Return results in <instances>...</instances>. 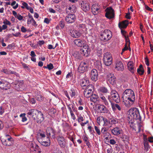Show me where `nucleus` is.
Segmentation results:
<instances>
[{
	"label": "nucleus",
	"instance_id": "obj_1",
	"mask_svg": "<svg viewBox=\"0 0 153 153\" xmlns=\"http://www.w3.org/2000/svg\"><path fill=\"white\" fill-rule=\"evenodd\" d=\"M122 98L125 105L129 107L133 104L135 101L134 92L131 89H127L124 92Z\"/></svg>",
	"mask_w": 153,
	"mask_h": 153
},
{
	"label": "nucleus",
	"instance_id": "obj_2",
	"mask_svg": "<svg viewBox=\"0 0 153 153\" xmlns=\"http://www.w3.org/2000/svg\"><path fill=\"white\" fill-rule=\"evenodd\" d=\"M27 114L31 116L38 123H40L44 119L43 114L36 109H32L29 110Z\"/></svg>",
	"mask_w": 153,
	"mask_h": 153
},
{
	"label": "nucleus",
	"instance_id": "obj_3",
	"mask_svg": "<svg viewBox=\"0 0 153 153\" xmlns=\"http://www.w3.org/2000/svg\"><path fill=\"white\" fill-rule=\"evenodd\" d=\"M128 117L129 120H133L134 119L140 120L141 118L139 110L136 108L129 110Z\"/></svg>",
	"mask_w": 153,
	"mask_h": 153
},
{
	"label": "nucleus",
	"instance_id": "obj_4",
	"mask_svg": "<svg viewBox=\"0 0 153 153\" xmlns=\"http://www.w3.org/2000/svg\"><path fill=\"white\" fill-rule=\"evenodd\" d=\"M104 64L107 66L110 65L112 62L113 58L111 54L109 52H106L104 53L103 58Z\"/></svg>",
	"mask_w": 153,
	"mask_h": 153
},
{
	"label": "nucleus",
	"instance_id": "obj_5",
	"mask_svg": "<svg viewBox=\"0 0 153 153\" xmlns=\"http://www.w3.org/2000/svg\"><path fill=\"white\" fill-rule=\"evenodd\" d=\"M1 140L2 144L6 146L11 145L13 141V139L8 134H6L5 138H2Z\"/></svg>",
	"mask_w": 153,
	"mask_h": 153
},
{
	"label": "nucleus",
	"instance_id": "obj_6",
	"mask_svg": "<svg viewBox=\"0 0 153 153\" xmlns=\"http://www.w3.org/2000/svg\"><path fill=\"white\" fill-rule=\"evenodd\" d=\"M101 40L106 42L110 39L111 37V32L108 30H105L101 35Z\"/></svg>",
	"mask_w": 153,
	"mask_h": 153
},
{
	"label": "nucleus",
	"instance_id": "obj_7",
	"mask_svg": "<svg viewBox=\"0 0 153 153\" xmlns=\"http://www.w3.org/2000/svg\"><path fill=\"white\" fill-rule=\"evenodd\" d=\"M89 64L87 61L82 62H81L78 68V71L80 73H83L87 71Z\"/></svg>",
	"mask_w": 153,
	"mask_h": 153
},
{
	"label": "nucleus",
	"instance_id": "obj_8",
	"mask_svg": "<svg viewBox=\"0 0 153 153\" xmlns=\"http://www.w3.org/2000/svg\"><path fill=\"white\" fill-rule=\"evenodd\" d=\"M130 120L129 122V125L135 131H137V132H140V131L141 127L142 126L141 124L140 123L134 124V120Z\"/></svg>",
	"mask_w": 153,
	"mask_h": 153
},
{
	"label": "nucleus",
	"instance_id": "obj_9",
	"mask_svg": "<svg viewBox=\"0 0 153 153\" xmlns=\"http://www.w3.org/2000/svg\"><path fill=\"white\" fill-rule=\"evenodd\" d=\"M105 11L106 12L105 15L106 18L110 19L114 17V11L111 7L107 8L105 10Z\"/></svg>",
	"mask_w": 153,
	"mask_h": 153
},
{
	"label": "nucleus",
	"instance_id": "obj_10",
	"mask_svg": "<svg viewBox=\"0 0 153 153\" xmlns=\"http://www.w3.org/2000/svg\"><path fill=\"white\" fill-rule=\"evenodd\" d=\"M111 96L113 100L116 103H118L120 101V98L117 92L114 90H112L110 93Z\"/></svg>",
	"mask_w": 153,
	"mask_h": 153
},
{
	"label": "nucleus",
	"instance_id": "obj_11",
	"mask_svg": "<svg viewBox=\"0 0 153 153\" xmlns=\"http://www.w3.org/2000/svg\"><path fill=\"white\" fill-rule=\"evenodd\" d=\"M115 68L116 71H122L124 70V65L120 60H116L115 62Z\"/></svg>",
	"mask_w": 153,
	"mask_h": 153
},
{
	"label": "nucleus",
	"instance_id": "obj_12",
	"mask_svg": "<svg viewBox=\"0 0 153 153\" xmlns=\"http://www.w3.org/2000/svg\"><path fill=\"white\" fill-rule=\"evenodd\" d=\"M10 85L7 82L4 80L0 79V88L3 90H7L10 88Z\"/></svg>",
	"mask_w": 153,
	"mask_h": 153
},
{
	"label": "nucleus",
	"instance_id": "obj_13",
	"mask_svg": "<svg viewBox=\"0 0 153 153\" xmlns=\"http://www.w3.org/2000/svg\"><path fill=\"white\" fill-rule=\"evenodd\" d=\"M80 51L81 54L84 56L85 57L88 56L90 52V50L88 45L85 44Z\"/></svg>",
	"mask_w": 153,
	"mask_h": 153
},
{
	"label": "nucleus",
	"instance_id": "obj_14",
	"mask_svg": "<svg viewBox=\"0 0 153 153\" xmlns=\"http://www.w3.org/2000/svg\"><path fill=\"white\" fill-rule=\"evenodd\" d=\"M47 136L54 138L55 137V131L52 128L48 127L46 130Z\"/></svg>",
	"mask_w": 153,
	"mask_h": 153
},
{
	"label": "nucleus",
	"instance_id": "obj_15",
	"mask_svg": "<svg viewBox=\"0 0 153 153\" xmlns=\"http://www.w3.org/2000/svg\"><path fill=\"white\" fill-rule=\"evenodd\" d=\"M38 140L41 145L44 146H48L50 145V140L49 137H46V138L42 139V140L38 139Z\"/></svg>",
	"mask_w": 153,
	"mask_h": 153
},
{
	"label": "nucleus",
	"instance_id": "obj_16",
	"mask_svg": "<svg viewBox=\"0 0 153 153\" xmlns=\"http://www.w3.org/2000/svg\"><path fill=\"white\" fill-rule=\"evenodd\" d=\"M76 17L74 14H69L65 18V20L68 23H72L75 21Z\"/></svg>",
	"mask_w": 153,
	"mask_h": 153
},
{
	"label": "nucleus",
	"instance_id": "obj_17",
	"mask_svg": "<svg viewBox=\"0 0 153 153\" xmlns=\"http://www.w3.org/2000/svg\"><path fill=\"white\" fill-rule=\"evenodd\" d=\"M57 141L61 147L64 148L66 146V143L64 138L60 136H58L57 137Z\"/></svg>",
	"mask_w": 153,
	"mask_h": 153
},
{
	"label": "nucleus",
	"instance_id": "obj_18",
	"mask_svg": "<svg viewBox=\"0 0 153 153\" xmlns=\"http://www.w3.org/2000/svg\"><path fill=\"white\" fill-rule=\"evenodd\" d=\"M97 107L98 111L100 113H105L109 112L108 109L104 105L98 104Z\"/></svg>",
	"mask_w": 153,
	"mask_h": 153
},
{
	"label": "nucleus",
	"instance_id": "obj_19",
	"mask_svg": "<svg viewBox=\"0 0 153 153\" xmlns=\"http://www.w3.org/2000/svg\"><path fill=\"white\" fill-rule=\"evenodd\" d=\"M107 80L109 83L113 85L116 83V77L113 74H108L107 76Z\"/></svg>",
	"mask_w": 153,
	"mask_h": 153
},
{
	"label": "nucleus",
	"instance_id": "obj_20",
	"mask_svg": "<svg viewBox=\"0 0 153 153\" xmlns=\"http://www.w3.org/2000/svg\"><path fill=\"white\" fill-rule=\"evenodd\" d=\"M122 130L120 127H116L111 130L112 134L114 135L118 136L122 133Z\"/></svg>",
	"mask_w": 153,
	"mask_h": 153
},
{
	"label": "nucleus",
	"instance_id": "obj_21",
	"mask_svg": "<svg viewBox=\"0 0 153 153\" xmlns=\"http://www.w3.org/2000/svg\"><path fill=\"white\" fill-rule=\"evenodd\" d=\"M98 73L97 70L94 69L92 70L91 73V77L92 80L96 81L97 80Z\"/></svg>",
	"mask_w": 153,
	"mask_h": 153
},
{
	"label": "nucleus",
	"instance_id": "obj_22",
	"mask_svg": "<svg viewBox=\"0 0 153 153\" xmlns=\"http://www.w3.org/2000/svg\"><path fill=\"white\" fill-rule=\"evenodd\" d=\"M74 44L79 47H83L85 45V42L83 40L80 39H76L74 41Z\"/></svg>",
	"mask_w": 153,
	"mask_h": 153
},
{
	"label": "nucleus",
	"instance_id": "obj_23",
	"mask_svg": "<svg viewBox=\"0 0 153 153\" xmlns=\"http://www.w3.org/2000/svg\"><path fill=\"white\" fill-rule=\"evenodd\" d=\"M81 7L82 10L86 11L90 9L89 5L88 3L82 2L81 4Z\"/></svg>",
	"mask_w": 153,
	"mask_h": 153
},
{
	"label": "nucleus",
	"instance_id": "obj_24",
	"mask_svg": "<svg viewBox=\"0 0 153 153\" xmlns=\"http://www.w3.org/2000/svg\"><path fill=\"white\" fill-rule=\"evenodd\" d=\"M127 66L129 70L132 73H134V70L133 62L131 61L127 63Z\"/></svg>",
	"mask_w": 153,
	"mask_h": 153
},
{
	"label": "nucleus",
	"instance_id": "obj_25",
	"mask_svg": "<svg viewBox=\"0 0 153 153\" xmlns=\"http://www.w3.org/2000/svg\"><path fill=\"white\" fill-rule=\"evenodd\" d=\"M100 98L101 101L103 102V104L107 107H109V103L106 98L104 96L101 95L100 96Z\"/></svg>",
	"mask_w": 153,
	"mask_h": 153
},
{
	"label": "nucleus",
	"instance_id": "obj_26",
	"mask_svg": "<svg viewBox=\"0 0 153 153\" xmlns=\"http://www.w3.org/2000/svg\"><path fill=\"white\" fill-rule=\"evenodd\" d=\"M1 71L4 72L7 74H13L17 76L18 74L15 71H12L10 70H8L7 69H3L1 70Z\"/></svg>",
	"mask_w": 153,
	"mask_h": 153
},
{
	"label": "nucleus",
	"instance_id": "obj_27",
	"mask_svg": "<svg viewBox=\"0 0 153 153\" xmlns=\"http://www.w3.org/2000/svg\"><path fill=\"white\" fill-rule=\"evenodd\" d=\"M89 82V81L88 78L85 77L81 80L80 85L82 87H86L87 85H88Z\"/></svg>",
	"mask_w": 153,
	"mask_h": 153
},
{
	"label": "nucleus",
	"instance_id": "obj_28",
	"mask_svg": "<svg viewBox=\"0 0 153 153\" xmlns=\"http://www.w3.org/2000/svg\"><path fill=\"white\" fill-rule=\"evenodd\" d=\"M111 107L113 111H115L117 109L118 110L120 111L121 108L120 105L118 104L115 103H111Z\"/></svg>",
	"mask_w": 153,
	"mask_h": 153
},
{
	"label": "nucleus",
	"instance_id": "obj_29",
	"mask_svg": "<svg viewBox=\"0 0 153 153\" xmlns=\"http://www.w3.org/2000/svg\"><path fill=\"white\" fill-rule=\"evenodd\" d=\"M103 126L107 128H111V126L110 119L108 120L105 117L104 120L103 121Z\"/></svg>",
	"mask_w": 153,
	"mask_h": 153
},
{
	"label": "nucleus",
	"instance_id": "obj_30",
	"mask_svg": "<svg viewBox=\"0 0 153 153\" xmlns=\"http://www.w3.org/2000/svg\"><path fill=\"white\" fill-rule=\"evenodd\" d=\"M100 7L97 4H93L92 7V10L94 14H97L98 13V11Z\"/></svg>",
	"mask_w": 153,
	"mask_h": 153
},
{
	"label": "nucleus",
	"instance_id": "obj_31",
	"mask_svg": "<svg viewBox=\"0 0 153 153\" xmlns=\"http://www.w3.org/2000/svg\"><path fill=\"white\" fill-rule=\"evenodd\" d=\"M128 21L127 20H125L122 22H120L119 23V26L120 28H125L128 24Z\"/></svg>",
	"mask_w": 153,
	"mask_h": 153
},
{
	"label": "nucleus",
	"instance_id": "obj_32",
	"mask_svg": "<svg viewBox=\"0 0 153 153\" xmlns=\"http://www.w3.org/2000/svg\"><path fill=\"white\" fill-rule=\"evenodd\" d=\"M71 35L73 37L78 38L80 36L81 33L78 31L73 30L71 33Z\"/></svg>",
	"mask_w": 153,
	"mask_h": 153
},
{
	"label": "nucleus",
	"instance_id": "obj_33",
	"mask_svg": "<svg viewBox=\"0 0 153 153\" xmlns=\"http://www.w3.org/2000/svg\"><path fill=\"white\" fill-rule=\"evenodd\" d=\"M84 91L93 93L94 91V87L92 85H89L86 86Z\"/></svg>",
	"mask_w": 153,
	"mask_h": 153
},
{
	"label": "nucleus",
	"instance_id": "obj_34",
	"mask_svg": "<svg viewBox=\"0 0 153 153\" xmlns=\"http://www.w3.org/2000/svg\"><path fill=\"white\" fill-rule=\"evenodd\" d=\"M27 24L29 25L31 24L34 27H36L38 25L36 24V22L33 18L32 19H28L27 20Z\"/></svg>",
	"mask_w": 153,
	"mask_h": 153
},
{
	"label": "nucleus",
	"instance_id": "obj_35",
	"mask_svg": "<svg viewBox=\"0 0 153 153\" xmlns=\"http://www.w3.org/2000/svg\"><path fill=\"white\" fill-rule=\"evenodd\" d=\"M35 97L37 101L40 102L43 101L44 99V97L42 96L39 93H38L36 95Z\"/></svg>",
	"mask_w": 153,
	"mask_h": 153
},
{
	"label": "nucleus",
	"instance_id": "obj_36",
	"mask_svg": "<svg viewBox=\"0 0 153 153\" xmlns=\"http://www.w3.org/2000/svg\"><path fill=\"white\" fill-rule=\"evenodd\" d=\"M98 91L101 93L106 94L108 92L107 88L104 87H101L98 89Z\"/></svg>",
	"mask_w": 153,
	"mask_h": 153
},
{
	"label": "nucleus",
	"instance_id": "obj_37",
	"mask_svg": "<svg viewBox=\"0 0 153 153\" xmlns=\"http://www.w3.org/2000/svg\"><path fill=\"white\" fill-rule=\"evenodd\" d=\"M137 72L140 75H142L144 72V71L142 65H140L139 67L137 69Z\"/></svg>",
	"mask_w": 153,
	"mask_h": 153
},
{
	"label": "nucleus",
	"instance_id": "obj_38",
	"mask_svg": "<svg viewBox=\"0 0 153 153\" xmlns=\"http://www.w3.org/2000/svg\"><path fill=\"white\" fill-rule=\"evenodd\" d=\"M74 56H75L76 59L79 60L82 59L83 58V55H82L80 53V52H76L74 54Z\"/></svg>",
	"mask_w": 153,
	"mask_h": 153
},
{
	"label": "nucleus",
	"instance_id": "obj_39",
	"mask_svg": "<svg viewBox=\"0 0 153 153\" xmlns=\"http://www.w3.org/2000/svg\"><path fill=\"white\" fill-rule=\"evenodd\" d=\"M90 100L91 101L94 102H96L97 100L98 97V95L95 94H93L90 97Z\"/></svg>",
	"mask_w": 153,
	"mask_h": 153
},
{
	"label": "nucleus",
	"instance_id": "obj_40",
	"mask_svg": "<svg viewBox=\"0 0 153 153\" xmlns=\"http://www.w3.org/2000/svg\"><path fill=\"white\" fill-rule=\"evenodd\" d=\"M23 84L22 83H17L16 85V89L17 91H21L22 90V88Z\"/></svg>",
	"mask_w": 153,
	"mask_h": 153
},
{
	"label": "nucleus",
	"instance_id": "obj_41",
	"mask_svg": "<svg viewBox=\"0 0 153 153\" xmlns=\"http://www.w3.org/2000/svg\"><path fill=\"white\" fill-rule=\"evenodd\" d=\"M104 117L103 116H100L98 117L97 118V123L99 124V125H100L102 121L103 122L104 120Z\"/></svg>",
	"mask_w": 153,
	"mask_h": 153
},
{
	"label": "nucleus",
	"instance_id": "obj_42",
	"mask_svg": "<svg viewBox=\"0 0 153 153\" xmlns=\"http://www.w3.org/2000/svg\"><path fill=\"white\" fill-rule=\"evenodd\" d=\"M75 7L74 6L72 5L71 7H68V10H70V11H68V12H71V13H74L75 11ZM67 11H68V10H67Z\"/></svg>",
	"mask_w": 153,
	"mask_h": 153
},
{
	"label": "nucleus",
	"instance_id": "obj_43",
	"mask_svg": "<svg viewBox=\"0 0 153 153\" xmlns=\"http://www.w3.org/2000/svg\"><path fill=\"white\" fill-rule=\"evenodd\" d=\"M69 93L71 97H74L76 94L75 91L73 88L69 91Z\"/></svg>",
	"mask_w": 153,
	"mask_h": 153
},
{
	"label": "nucleus",
	"instance_id": "obj_44",
	"mask_svg": "<svg viewBox=\"0 0 153 153\" xmlns=\"http://www.w3.org/2000/svg\"><path fill=\"white\" fill-rule=\"evenodd\" d=\"M92 93L89 92H88L84 91V96L87 98L90 97L91 95H92Z\"/></svg>",
	"mask_w": 153,
	"mask_h": 153
},
{
	"label": "nucleus",
	"instance_id": "obj_45",
	"mask_svg": "<svg viewBox=\"0 0 153 153\" xmlns=\"http://www.w3.org/2000/svg\"><path fill=\"white\" fill-rule=\"evenodd\" d=\"M77 27L80 30L85 29V26L84 24H79L77 25Z\"/></svg>",
	"mask_w": 153,
	"mask_h": 153
},
{
	"label": "nucleus",
	"instance_id": "obj_46",
	"mask_svg": "<svg viewBox=\"0 0 153 153\" xmlns=\"http://www.w3.org/2000/svg\"><path fill=\"white\" fill-rule=\"evenodd\" d=\"M121 138L123 141H128L129 140V137L128 135L124 134L122 135Z\"/></svg>",
	"mask_w": 153,
	"mask_h": 153
},
{
	"label": "nucleus",
	"instance_id": "obj_47",
	"mask_svg": "<svg viewBox=\"0 0 153 153\" xmlns=\"http://www.w3.org/2000/svg\"><path fill=\"white\" fill-rule=\"evenodd\" d=\"M22 4L23 6H21V8L23 9L25 8L27 10H29V7H30L28 6L27 3L24 2H22Z\"/></svg>",
	"mask_w": 153,
	"mask_h": 153
},
{
	"label": "nucleus",
	"instance_id": "obj_48",
	"mask_svg": "<svg viewBox=\"0 0 153 153\" xmlns=\"http://www.w3.org/2000/svg\"><path fill=\"white\" fill-rule=\"evenodd\" d=\"M143 144L145 149L146 151H148L149 150V148L148 142L146 141L143 142Z\"/></svg>",
	"mask_w": 153,
	"mask_h": 153
},
{
	"label": "nucleus",
	"instance_id": "obj_49",
	"mask_svg": "<svg viewBox=\"0 0 153 153\" xmlns=\"http://www.w3.org/2000/svg\"><path fill=\"white\" fill-rule=\"evenodd\" d=\"M44 68H48L49 70L52 69L53 68V66L52 64L51 63L48 64L47 66H44Z\"/></svg>",
	"mask_w": 153,
	"mask_h": 153
},
{
	"label": "nucleus",
	"instance_id": "obj_50",
	"mask_svg": "<svg viewBox=\"0 0 153 153\" xmlns=\"http://www.w3.org/2000/svg\"><path fill=\"white\" fill-rule=\"evenodd\" d=\"M110 123L111 124V126L112 124H115L118 123V120L116 119H110Z\"/></svg>",
	"mask_w": 153,
	"mask_h": 153
},
{
	"label": "nucleus",
	"instance_id": "obj_51",
	"mask_svg": "<svg viewBox=\"0 0 153 153\" xmlns=\"http://www.w3.org/2000/svg\"><path fill=\"white\" fill-rule=\"evenodd\" d=\"M16 3V2L15 1H13L11 4V5L13 6V7L14 9H16L18 7V3L16 4V5L15 6H14Z\"/></svg>",
	"mask_w": 153,
	"mask_h": 153
},
{
	"label": "nucleus",
	"instance_id": "obj_52",
	"mask_svg": "<svg viewBox=\"0 0 153 153\" xmlns=\"http://www.w3.org/2000/svg\"><path fill=\"white\" fill-rule=\"evenodd\" d=\"M96 68L99 71H102V67L101 63H99L97 65H96Z\"/></svg>",
	"mask_w": 153,
	"mask_h": 153
},
{
	"label": "nucleus",
	"instance_id": "obj_53",
	"mask_svg": "<svg viewBox=\"0 0 153 153\" xmlns=\"http://www.w3.org/2000/svg\"><path fill=\"white\" fill-rule=\"evenodd\" d=\"M39 136L40 137L38 138V139H40L42 140V139L46 138V137L45 136V134H44L42 133H40L39 134Z\"/></svg>",
	"mask_w": 153,
	"mask_h": 153
},
{
	"label": "nucleus",
	"instance_id": "obj_54",
	"mask_svg": "<svg viewBox=\"0 0 153 153\" xmlns=\"http://www.w3.org/2000/svg\"><path fill=\"white\" fill-rule=\"evenodd\" d=\"M53 153H62L61 151L58 148H55L53 149Z\"/></svg>",
	"mask_w": 153,
	"mask_h": 153
},
{
	"label": "nucleus",
	"instance_id": "obj_55",
	"mask_svg": "<svg viewBox=\"0 0 153 153\" xmlns=\"http://www.w3.org/2000/svg\"><path fill=\"white\" fill-rule=\"evenodd\" d=\"M94 129L98 134L100 135L101 133L99 128L97 126H94Z\"/></svg>",
	"mask_w": 153,
	"mask_h": 153
},
{
	"label": "nucleus",
	"instance_id": "obj_56",
	"mask_svg": "<svg viewBox=\"0 0 153 153\" xmlns=\"http://www.w3.org/2000/svg\"><path fill=\"white\" fill-rule=\"evenodd\" d=\"M59 25L62 28H63L65 26L64 22L63 21H60L59 23Z\"/></svg>",
	"mask_w": 153,
	"mask_h": 153
},
{
	"label": "nucleus",
	"instance_id": "obj_57",
	"mask_svg": "<svg viewBox=\"0 0 153 153\" xmlns=\"http://www.w3.org/2000/svg\"><path fill=\"white\" fill-rule=\"evenodd\" d=\"M3 23L5 25H10L11 24L10 22L7 19H5Z\"/></svg>",
	"mask_w": 153,
	"mask_h": 153
},
{
	"label": "nucleus",
	"instance_id": "obj_58",
	"mask_svg": "<svg viewBox=\"0 0 153 153\" xmlns=\"http://www.w3.org/2000/svg\"><path fill=\"white\" fill-rule=\"evenodd\" d=\"M84 120L83 117L81 116H79L78 117L77 121L78 122L80 123L82 121H83Z\"/></svg>",
	"mask_w": 153,
	"mask_h": 153
},
{
	"label": "nucleus",
	"instance_id": "obj_59",
	"mask_svg": "<svg viewBox=\"0 0 153 153\" xmlns=\"http://www.w3.org/2000/svg\"><path fill=\"white\" fill-rule=\"evenodd\" d=\"M107 152L108 153H112L113 152V149L112 147L111 146H109L108 148V149L107 150Z\"/></svg>",
	"mask_w": 153,
	"mask_h": 153
},
{
	"label": "nucleus",
	"instance_id": "obj_60",
	"mask_svg": "<svg viewBox=\"0 0 153 153\" xmlns=\"http://www.w3.org/2000/svg\"><path fill=\"white\" fill-rule=\"evenodd\" d=\"M15 18H17L19 20L21 21L22 20L23 17L20 14H18Z\"/></svg>",
	"mask_w": 153,
	"mask_h": 153
},
{
	"label": "nucleus",
	"instance_id": "obj_61",
	"mask_svg": "<svg viewBox=\"0 0 153 153\" xmlns=\"http://www.w3.org/2000/svg\"><path fill=\"white\" fill-rule=\"evenodd\" d=\"M125 38L126 42V44H127L128 46H129L130 42L128 37L126 36Z\"/></svg>",
	"mask_w": 153,
	"mask_h": 153
},
{
	"label": "nucleus",
	"instance_id": "obj_62",
	"mask_svg": "<svg viewBox=\"0 0 153 153\" xmlns=\"http://www.w3.org/2000/svg\"><path fill=\"white\" fill-rule=\"evenodd\" d=\"M71 115V118L73 120H75L76 119V117L75 115L73 113V111H71L70 112Z\"/></svg>",
	"mask_w": 153,
	"mask_h": 153
},
{
	"label": "nucleus",
	"instance_id": "obj_63",
	"mask_svg": "<svg viewBox=\"0 0 153 153\" xmlns=\"http://www.w3.org/2000/svg\"><path fill=\"white\" fill-rule=\"evenodd\" d=\"M88 129L89 130V132L91 134H92L94 132V131L92 129V127L91 126H88Z\"/></svg>",
	"mask_w": 153,
	"mask_h": 153
},
{
	"label": "nucleus",
	"instance_id": "obj_64",
	"mask_svg": "<svg viewBox=\"0 0 153 153\" xmlns=\"http://www.w3.org/2000/svg\"><path fill=\"white\" fill-rule=\"evenodd\" d=\"M45 43V41L43 40H40L38 42L37 44L41 46L42 45Z\"/></svg>",
	"mask_w": 153,
	"mask_h": 153
}]
</instances>
